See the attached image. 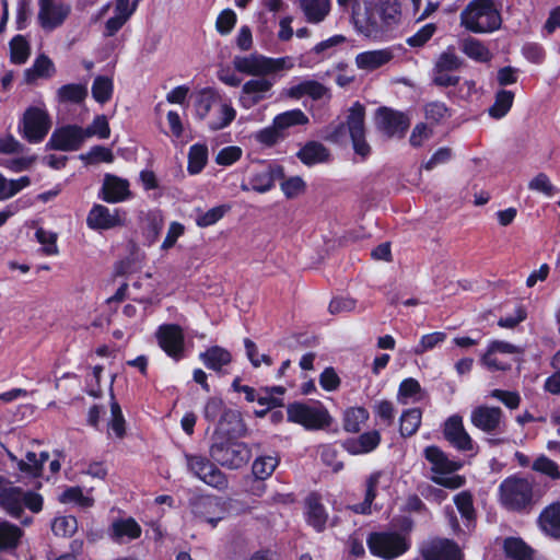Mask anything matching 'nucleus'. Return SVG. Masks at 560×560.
<instances>
[{
    "mask_svg": "<svg viewBox=\"0 0 560 560\" xmlns=\"http://www.w3.org/2000/svg\"><path fill=\"white\" fill-rule=\"evenodd\" d=\"M198 359L208 370L223 374V368L232 362L233 357L228 349L221 346H211L200 352Z\"/></svg>",
    "mask_w": 560,
    "mask_h": 560,
    "instance_id": "26",
    "label": "nucleus"
},
{
    "mask_svg": "<svg viewBox=\"0 0 560 560\" xmlns=\"http://www.w3.org/2000/svg\"><path fill=\"white\" fill-rule=\"evenodd\" d=\"M528 189L541 192L547 197H552L559 191V189L550 182L549 176L542 172L538 173L529 180Z\"/></svg>",
    "mask_w": 560,
    "mask_h": 560,
    "instance_id": "55",
    "label": "nucleus"
},
{
    "mask_svg": "<svg viewBox=\"0 0 560 560\" xmlns=\"http://www.w3.org/2000/svg\"><path fill=\"white\" fill-rule=\"evenodd\" d=\"M375 122L377 129L387 138L402 139L410 127L407 114L386 106L377 108Z\"/></svg>",
    "mask_w": 560,
    "mask_h": 560,
    "instance_id": "12",
    "label": "nucleus"
},
{
    "mask_svg": "<svg viewBox=\"0 0 560 560\" xmlns=\"http://www.w3.org/2000/svg\"><path fill=\"white\" fill-rule=\"evenodd\" d=\"M296 158L306 166H313L329 160L328 149L318 141H307L296 153Z\"/></svg>",
    "mask_w": 560,
    "mask_h": 560,
    "instance_id": "27",
    "label": "nucleus"
},
{
    "mask_svg": "<svg viewBox=\"0 0 560 560\" xmlns=\"http://www.w3.org/2000/svg\"><path fill=\"white\" fill-rule=\"evenodd\" d=\"M236 117V110L231 104L220 103L219 117L209 122V129L218 131L226 128Z\"/></svg>",
    "mask_w": 560,
    "mask_h": 560,
    "instance_id": "51",
    "label": "nucleus"
},
{
    "mask_svg": "<svg viewBox=\"0 0 560 560\" xmlns=\"http://www.w3.org/2000/svg\"><path fill=\"white\" fill-rule=\"evenodd\" d=\"M30 56V46L22 35H16L10 42V58L15 65L24 63Z\"/></svg>",
    "mask_w": 560,
    "mask_h": 560,
    "instance_id": "50",
    "label": "nucleus"
},
{
    "mask_svg": "<svg viewBox=\"0 0 560 560\" xmlns=\"http://www.w3.org/2000/svg\"><path fill=\"white\" fill-rule=\"evenodd\" d=\"M341 380L334 368H325L319 375V385L326 392H335L340 387Z\"/></svg>",
    "mask_w": 560,
    "mask_h": 560,
    "instance_id": "63",
    "label": "nucleus"
},
{
    "mask_svg": "<svg viewBox=\"0 0 560 560\" xmlns=\"http://www.w3.org/2000/svg\"><path fill=\"white\" fill-rule=\"evenodd\" d=\"M446 339V334L443 331H434L431 334L423 335L419 343L413 348L416 355H421L424 352L434 349L439 343H442Z\"/></svg>",
    "mask_w": 560,
    "mask_h": 560,
    "instance_id": "59",
    "label": "nucleus"
},
{
    "mask_svg": "<svg viewBox=\"0 0 560 560\" xmlns=\"http://www.w3.org/2000/svg\"><path fill=\"white\" fill-rule=\"evenodd\" d=\"M164 228V218L160 210L149 211L143 220L142 234L150 246L154 244Z\"/></svg>",
    "mask_w": 560,
    "mask_h": 560,
    "instance_id": "32",
    "label": "nucleus"
},
{
    "mask_svg": "<svg viewBox=\"0 0 560 560\" xmlns=\"http://www.w3.org/2000/svg\"><path fill=\"white\" fill-rule=\"evenodd\" d=\"M303 517L307 526L320 534L326 530L329 514L322 501V495L312 491L304 499Z\"/></svg>",
    "mask_w": 560,
    "mask_h": 560,
    "instance_id": "17",
    "label": "nucleus"
},
{
    "mask_svg": "<svg viewBox=\"0 0 560 560\" xmlns=\"http://www.w3.org/2000/svg\"><path fill=\"white\" fill-rule=\"evenodd\" d=\"M370 413L361 406L348 407L342 412V428L348 433H359L369 420Z\"/></svg>",
    "mask_w": 560,
    "mask_h": 560,
    "instance_id": "30",
    "label": "nucleus"
},
{
    "mask_svg": "<svg viewBox=\"0 0 560 560\" xmlns=\"http://www.w3.org/2000/svg\"><path fill=\"white\" fill-rule=\"evenodd\" d=\"M188 508L195 518L215 527L226 513V501L214 494L192 493L188 499Z\"/></svg>",
    "mask_w": 560,
    "mask_h": 560,
    "instance_id": "8",
    "label": "nucleus"
},
{
    "mask_svg": "<svg viewBox=\"0 0 560 560\" xmlns=\"http://www.w3.org/2000/svg\"><path fill=\"white\" fill-rule=\"evenodd\" d=\"M230 210L231 206L226 203L213 207L208 211L198 214L196 218V224L199 228L211 226L219 222Z\"/></svg>",
    "mask_w": 560,
    "mask_h": 560,
    "instance_id": "49",
    "label": "nucleus"
},
{
    "mask_svg": "<svg viewBox=\"0 0 560 560\" xmlns=\"http://www.w3.org/2000/svg\"><path fill=\"white\" fill-rule=\"evenodd\" d=\"M217 102H218V96L212 90L205 89V90L200 91L197 94L195 103H194L196 117L199 120H203L208 116V114L210 113V110L212 109L213 105Z\"/></svg>",
    "mask_w": 560,
    "mask_h": 560,
    "instance_id": "44",
    "label": "nucleus"
},
{
    "mask_svg": "<svg viewBox=\"0 0 560 560\" xmlns=\"http://www.w3.org/2000/svg\"><path fill=\"white\" fill-rule=\"evenodd\" d=\"M84 139L97 136L100 139H108L110 136V127L105 115H97L92 124L85 129L83 128Z\"/></svg>",
    "mask_w": 560,
    "mask_h": 560,
    "instance_id": "53",
    "label": "nucleus"
},
{
    "mask_svg": "<svg viewBox=\"0 0 560 560\" xmlns=\"http://www.w3.org/2000/svg\"><path fill=\"white\" fill-rule=\"evenodd\" d=\"M272 121L275 122V126L283 132L290 127L306 125L308 122V117L303 110L296 108L278 114Z\"/></svg>",
    "mask_w": 560,
    "mask_h": 560,
    "instance_id": "41",
    "label": "nucleus"
},
{
    "mask_svg": "<svg viewBox=\"0 0 560 560\" xmlns=\"http://www.w3.org/2000/svg\"><path fill=\"white\" fill-rule=\"evenodd\" d=\"M400 19L399 0H376L366 5L364 13L355 15V24L365 36L380 38L398 25Z\"/></svg>",
    "mask_w": 560,
    "mask_h": 560,
    "instance_id": "2",
    "label": "nucleus"
},
{
    "mask_svg": "<svg viewBox=\"0 0 560 560\" xmlns=\"http://www.w3.org/2000/svg\"><path fill=\"white\" fill-rule=\"evenodd\" d=\"M347 124L354 153L366 159L371 154V147L365 139V106L359 101L349 108Z\"/></svg>",
    "mask_w": 560,
    "mask_h": 560,
    "instance_id": "10",
    "label": "nucleus"
},
{
    "mask_svg": "<svg viewBox=\"0 0 560 560\" xmlns=\"http://www.w3.org/2000/svg\"><path fill=\"white\" fill-rule=\"evenodd\" d=\"M271 86L272 83L266 78L252 79L243 85V93L252 94L255 101H258L262 97L261 94L268 92Z\"/></svg>",
    "mask_w": 560,
    "mask_h": 560,
    "instance_id": "60",
    "label": "nucleus"
},
{
    "mask_svg": "<svg viewBox=\"0 0 560 560\" xmlns=\"http://www.w3.org/2000/svg\"><path fill=\"white\" fill-rule=\"evenodd\" d=\"M243 429L244 423L237 411L229 410L222 416L209 447V455L214 463L231 470L248 464L253 455L252 448L238 440Z\"/></svg>",
    "mask_w": 560,
    "mask_h": 560,
    "instance_id": "1",
    "label": "nucleus"
},
{
    "mask_svg": "<svg viewBox=\"0 0 560 560\" xmlns=\"http://www.w3.org/2000/svg\"><path fill=\"white\" fill-rule=\"evenodd\" d=\"M113 91L114 83L110 78L104 75L95 78L92 84V96L97 103H107L113 96Z\"/></svg>",
    "mask_w": 560,
    "mask_h": 560,
    "instance_id": "45",
    "label": "nucleus"
},
{
    "mask_svg": "<svg viewBox=\"0 0 560 560\" xmlns=\"http://www.w3.org/2000/svg\"><path fill=\"white\" fill-rule=\"evenodd\" d=\"M71 13V5L56 0H38L37 22L51 32L61 26Z\"/></svg>",
    "mask_w": 560,
    "mask_h": 560,
    "instance_id": "15",
    "label": "nucleus"
},
{
    "mask_svg": "<svg viewBox=\"0 0 560 560\" xmlns=\"http://www.w3.org/2000/svg\"><path fill=\"white\" fill-rule=\"evenodd\" d=\"M425 119L432 124H439L446 117H450V108L443 102L434 101L424 105Z\"/></svg>",
    "mask_w": 560,
    "mask_h": 560,
    "instance_id": "58",
    "label": "nucleus"
},
{
    "mask_svg": "<svg viewBox=\"0 0 560 560\" xmlns=\"http://www.w3.org/2000/svg\"><path fill=\"white\" fill-rule=\"evenodd\" d=\"M462 50L468 58L477 62H487L492 57L488 47L476 38L463 40Z\"/></svg>",
    "mask_w": 560,
    "mask_h": 560,
    "instance_id": "42",
    "label": "nucleus"
},
{
    "mask_svg": "<svg viewBox=\"0 0 560 560\" xmlns=\"http://www.w3.org/2000/svg\"><path fill=\"white\" fill-rule=\"evenodd\" d=\"M514 96L512 91L499 90L495 93L494 103L488 110L489 115L494 119H501L506 116L513 105Z\"/></svg>",
    "mask_w": 560,
    "mask_h": 560,
    "instance_id": "40",
    "label": "nucleus"
},
{
    "mask_svg": "<svg viewBox=\"0 0 560 560\" xmlns=\"http://www.w3.org/2000/svg\"><path fill=\"white\" fill-rule=\"evenodd\" d=\"M393 59V54L387 49L369 50L355 57V63L360 69L373 70L386 66Z\"/></svg>",
    "mask_w": 560,
    "mask_h": 560,
    "instance_id": "31",
    "label": "nucleus"
},
{
    "mask_svg": "<svg viewBox=\"0 0 560 560\" xmlns=\"http://www.w3.org/2000/svg\"><path fill=\"white\" fill-rule=\"evenodd\" d=\"M532 469L556 481L560 480V466L546 455H539L532 464Z\"/></svg>",
    "mask_w": 560,
    "mask_h": 560,
    "instance_id": "47",
    "label": "nucleus"
},
{
    "mask_svg": "<svg viewBox=\"0 0 560 560\" xmlns=\"http://www.w3.org/2000/svg\"><path fill=\"white\" fill-rule=\"evenodd\" d=\"M381 441V433L377 430H372L360 434L358 438L347 439L342 445L349 454L360 455L376 450Z\"/></svg>",
    "mask_w": 560,
    "mask_h": 560,
    "instance_id": "24",
    "label": "nucleus"
},
{
    "mask_svg": "<svg viewBox=\"0 0 560 560\" xmlns=\"http://www.w3.org/2000/svg\"><path fill=\"white\" fill-rule=\"evenodd\" d=\"M184 458L187 470L192 476L218 491H225L228 489V476L217 466V463L211 462V459L205 455L190 454L187 452L184 453Z\"/></svg>",
    "mask_w": 560,
    "mask_h": 560,
    "instance_id": "7",
    "label": "nucleus"
},
{
    "mask_svg": "<svg viewBox=\"0 0 560 560\" xmlns=\"http://www.w3.org/2000/svg\"><path fill=\"white\" fill-rule=\"evenodd\" d=\"M371 555L384 560H393L410 548L409 540L398 532H371L366 538Z\"/></svg>",
    "mask_w": 560,
    "mask_h": 560,
    "instance_id": "6",
    "label": "nucleus"
},
{
    "mask_svg": "<svg viewBox=\"0 0 560 560\" xmlns=\"http://www.w3.org/2000/svg\"><path fill=\"white\" fill-rule=\"evenodd\" d=\"M501 23L500 12L492 0H474L460 13V24L476 34L494 32Z\"/></svg>",
    "mask_w": 560,
    "mask_h": 560,
    "instance_id": "4",
    "label": "nucleus"
},
{
    "mask_svg": "<svg viewBox=\"0 0 560 560\" xmlns=\"http://www.w3.org/2000/svg\"><path fill=\"white\" fill-rule=\"evenodd\" d=\"M287 416L289 422L300 424L308 431L324 430L332 423V417L320 402L318 406L300 401L291 402L287 407Z\"/></svg>",
    "mask_w": 560,
    "mask_h": 560,
    "instance_id": "5",
    "label": "nucleus"
},
{
    "mask_svg": "<svg viewBox=\"0 0 560 560\" xmlns=\"http://www.w3.org/2000/svg\"><path fill=\"white\" fill-rule=\"evenodd\" d=\"M499 501L509 512L529 514L542 498L534 488V481L520 475L503 479L498 488Z\"/></svg>",
    "mask_w": 560,
    "mask_h": 560,
    "instance_id": "3",
    "label": "nucleus"
},
{
    "mask_svg": "<svg viewBox=\"0 0 560 560\" xmlns=\"http://www.w3.org/2000/svg\"><path fill=\"white\" fill-rule=\"evenodd\" d=\"M230 409L225 408L224 401L219 397H210L203 408V418L208 422H218L222 416Z\"/></svg>",
    "mask_w": 560,
    "mask_h": 560,
    "instance_id": "56",
    "label": "nucleus"
},
{
    "mask_svg": "<svg viewBox=\"0 0 560 560\" xmlns=\"http://www.w3.org/2000/svg\"><path fill=\"white\" fill-rule=\"evenodd\" d=\"M443 435L458 451L469 452L474 450V441L465 430L463 418L459 415H453L446 419Z\"/></svg>",
    "mask_w": 560,
    "mask_h": 560,
    "instance_id": "19",
    "label": "nucleus"
},
{
    "mask_svg": "<svg viewBox=\"0 0 560 560\" xmlns=\"http://www.w3.org/2000/svg\"><path fill=\"white\" fill-rule=\"evenodd\" d=\"M420 560H465L459 545L450 538L433 537L419 548Z\"/></svg>",
    "mask_w": 560,
    "mask_h": 560,
    "instance_id": "11",
    "label": "nucleus"
},
{
    "mask_svg": "<svg viewBox=\"0 0 560 560\" xmlns=\"http://www.w3.org/2000/svg\"><path fill=\"white\" fill-rule=\"evenodd\" d=\"M281 190L288 199H292L305 189L304 180L299 176L281 179Z\"/></svg>",
    "mask_w": 560,
    "mask_h": 560,
    "instance_id": "64",
    "label": "nucleus"
},
{
    "mask_svg": "<svg viewBox=\"0 0 560 560\" xmlns=\"http://www.w3.org/2000/svg\"><path fill=\"white\" fill-rule=\"evenodd\" d=\"M159 347L167 357L178 362L185 357V335L178 324H162L155 331Z\"/></svg>",
    "mask_w": 560,
    "mask_h": 560,
    "instance_id": "13",
    "label": "nucleus"
},
{
    "mask_svg": "<svg viewBox=\"0 0 560 560\" xmlns=\"http://www.w3.org/2000/svg\"><path fill=\"white\" fill-rule=\"evenodd\" d=\"M300 8L307 22L319 23L330 11V0H300Z\"/></svg>",
    "mask_w": 560,
    "mask_h": 560,
    "instance_id": "33",
    "label": "nucleus"
},
{
    "mask_svg": "<svg viewBox=\"0 0 560 560\" xmlns=\"http://www.w3.org/2000/svg\"><path fill=\"white\" fill-rule=\"evenodd\" d=\"M285 177L284 167L280 164H269L264 171L255 173L249 184L252 189L257 192H267L275 187L277 180Z\"/></svg>",
    "mask_w": 560,
    "mask_h": 560,
    "instance_id": "25",
    "label": "nucleus"
},
{
    "mask_svg": "<svg viewBox=\"0 0 560 560\" xmlns=\"http://www.w3.org/2000/svg\"><path fill=\"white\" fill-rule=\"evenodd\" d=\"M51 530L56 536L71 537L78 530V520L73 515L55 517Z\"/></svg>",
    "mask_w": 560,
    "mask_h": 560,
    "instance_id": "48",
    "label": "nucleus"
},
{
    "mask_svg": "<svg viewBox=\"0 0 560 560\" xmlns=\"http://www.w3.org/2000/svg\"><path fill=\"white\" fill-rule=\"evenodd\" d=\"M463 67V59L454 47H448L436 59L435 70H456Z\"/></svg>",
    "mask_w": 560,
    "mask_h": 560,
    "instance_id": "57",
    "label": "nucleus"
},
{
    "mask_svg": "<svg viewBox=\"0 0 560 560\" xmlns=\"http://www.w3.org/2000/svg\"><path fill=\"white\" fill-rule=\"evenodd\" d=\"M285 137L284 132H281L272 121V125L266 128L258 130L254 138L260 144L271 148L276 145L280 140H283Z\"/></svg>",
    "mask_w": 560,
    "mask_h": 560,
    "instance_id": "54",
    "label": "nucleus"
},
{
    "mask_svg": "<svg viewBox=\"0 0 560 560\" xmlns=\"http://www.w3.org/2000/svg\"><path fill=\"white\" fill-rule=\"evenodd\" d=\"M422 411L420 408L404 410L400 416L399 432L401 436L409 438L417 433L421 425Z\"/></svg>",
    "mask_w": 560,
    "mask_h": 560,
    "instance_id": "39",
    "label": "nucleus"
},
{
    "mask_svg": "<svg viewBox=\"0 0 560 560\" xmlns=\"http://www.w3.org/2000/svg\"><path fill=\"white\" fill-rule=\"evenodd\" d=\"M18 470L25 478L37 479L43 476L37 454L33 451H27L25 458H22L21 462L18 463Z\"/></svg>",
    "mask_w": 560,
    "mask_h": 560,
    "instance_id": "46",
    "label": "nucleus"
},
{
    "mask_svg": "<svg viewBox=\"0 0 560 560\" xmlns=\"http://www.w3.org/2000/svg\"><path fill=\"white\" fill-rule=\"evenodd\" d=\"M382 471H373L365 480V493L364 500L360 503L352 505V511L357 514L368 515L371 514L372 503L377 495V488L380 485V479L382 477Z\"/></svg>",
    "mask_w": 560,
    "mask_h": 560,
    "instance_id": "28",
    "label": "nucleus"
},
{
    "mask_svg": "<svg viewBox=\"0 0 560 560\" xmlns=\"http://www.w3.org/2000/svg\"><path fill=\"white\" fill-rule=\"evenodd\" d=\"M537 525L546 536L560 540V501H555L541 510Z\"/></svg>",
    "mask_w": 560,
    "mask_h": 560,
    "instance_id": "22",
    "label": "nucleus"
},
{
    "mask_svg": "<svg viewBox=\"0 0 560 560\" xmlns=\"http://www.w3.org/2000/svg\"><path fill=\"white\" fill-rule=\"evenodd\" d=\"M472 425L488 434H500L505 431L504 413L500 407L480 405L470 413Z\"/></svg>",
    "mask_w": 560,
    "mask_h": 560,
    "instance_id": "14",
    "label": "nucleus"
},
{
    "mask_svg": "<svg viewBox=\"0 0 560 560\" xmlns=\"http://www.w3.org/2000/svg\"><path fill=\"white\" fill-rule=\"evenodd\" d=\"M110 530L112 538L116 541H119L124 537H127L129 540H135L138 539L142 533L141 526L132 517L115 521L110 526Z\"/></svg>",
    "mask_w": 560,
    "mask_h": 560,
    "instance_id": "34",
    "label": "nucleus"
},
{
    "mask_svg": "<svg viewBox=\"0 0 560 560\" xmlns=\"http://www.w3.org/2000/svg\"><path fill=\"white\" fill-rule=\"evenodd\" d=\"M127 179L114 174H105L98 198L107 203H117L127 200L131 191Z\"/></svg>",
    "mask_w": 560,
    "mask_h": 560,
    "instance_id": "20",
    "label": "nucleus"
},
{
    "mask_svg": "<svg viewBox=\"0 0 560 560\" xmlns=\"http://www.w3.org/2000/svg\"><path fill=\"white\" fill-rule=\"evenodd\" d=\"M424 457L432 465L431 470L438 475L453 474L463 467L460 462L450 459L436 445L427 446Z\"/></svg>",
    "mask_w": 560,
    "mask_h": 560,
    "instance_id": "23",
    "label": "nucleus"
},
{
    "mask_svg": "<svg viewBox=\"0 0 560 560\" xmlns=\"http://www.w3.org/2000/svg\"><path fill=\"white\" fill-rule=\"evenodd\" d=\"M280 464V456L277 452L272 455H260L252 465V474L259 479H268Z\"/></svg>",
    "mask_w": 560,
    "mask_h": 560,
    "instance_id": "36",
    "label": "nucleus"
},
{
    "mask_svg": "<svg viewBox=\"0 0 560 560\" xmlns=\"http://www.w3.org/2000/svg\"><path fill=\"white\" fill-rule=\"evenodd\" d=\"M51 128V119L45 108L30 106L23 114L19 130L30 143H40Z\"/></svg>",
    "mask_w": 560,
    "mask_h": 560,
    "instance_id": "9",
    "label": "nucleus"
},
{
    "mask_svg": "<svg viewBox=\"0 0 560 560\" xmlns=\"http://www.w3.org/2000/svg\"><path fill=\"white\" fill-rule=\"evenodd\" d=\"M84 140L82 127L78 125H66L58 127L52 131L45 149L65 152L77 151L80 149Z\"/></svg>",
    "mask_w": 560,
    "mask_h": 560,
    "instance_id": "16",
    "label": "nucleus"
},
{
    "mask_svg": "<svg viewBox=\"0 0 560 560\" xmlns=\"http://www.w3.org/2000/svg\"><path fill=\"white\" fill-rule=\"evenodd\" d=\"M21 527L5 520H0V552L15 550L23 537Z\"/></svg>",
    "mask_w": 560,
    "mask_h": 560,
    "instance_id": "29",
    "label": "nucleus"
},
{
    "mask_svg": "<svg viewBox=\"0 0 560 560\" xmlns=\"http://www.w3.org/2000/svg\"><path fill=\"white\" fill-rule=\"evenodd\" d=\"M120 209L110 212L106 206L95 203L88 213L86 225L94 231H107L124 226L125 218L120 215Z\"/></svg>",
    "mask_w": 560,
    "mask_h": 560,
    "instance_id": "18",
    "label": "nucleus"
},
{
    "mask_svg": "<svg viewBox=\"0 0 560 560\" xmlns=\"http://www.w3.org/2000/svg\"><path fill=\"white\" fill-rule=\"evenodd\" d=\"M8 480L0 476V508L13 518L20 520L23 515L22 495L23 488L7 486Z\"/></svg>",
    "mask_w": 560,
    "mask_h": 560,
    "instance_id": "21",
    "label": "nucleus"
},
{
    "mask_svg": "<svg viewBox=\"0 0 560 560\" xmlns=\"http://www.w3.org/2000/svg\"><path fill=\"white\" fill-rule=\"evenodd\" d=\"M88 96V88L82 83H68L57 90L58 101L61 103L80 104Z\"/></svg>",
    "mask_w": 560,
    "mask_h": 560,
    "instance_id": "37",
    "label": "nucleus"
},
{
    "mask_svg": "<svg viewBox=\"0 0 560 560\" xmlns=\"http://www.w3.org/2000/svg\"><path fill=\"white\" fill-rule=\"evenodd\" d=\"M376 418L381 419L386 425H390L395 419V408L390 400L383 399L377 401L373 407Z\"/></svg>",
    "mask_w": 560,
    "mask_h": 560,
    "instance_id": "62",
    "label": "nucleus"
},
{
    "mask_svg": "<svg viewBox=\"0 0 560 560\" xmlns=\"http://www.w3.org/2000/svg\"><path fill=\"white\" fill-rule=\"evenodd\" d=\"M80 159L85 164H96L100 162L112 163L114 161L113 151L103 145H94L89 152L81 154Z\"/></svg>",
    "mask_w": 560,
    "mask_h": 560,
    "instance_id": "52",
    "label": "nucleus"
},
{
    "mask_svg": "<svg viewBox=\"0 0 560 560\" xmlns=\"http://www.w3.org/2000/svg\"><path fill=\"white\" fill-rule=\"evenodd\" d=\"M208 148L202 143H195L189 148L187 171L190 175L199 174L207 165Z\"/></svg>",
    "mask_w": 560,
    "mask_h": 560,
    "instance_id": "38",
    "label": "nucleus"
},
{
    "mask_svg": "<svg viewBox=\"0 0 560 560\" xmlns=\"http://www.w3.org/2000/svg\"><path fill=\"white\" fill-rule=\"evenodd\" d=\"M243 151L237 145H229L219 151L215 163L221 166H230L242 158Z\"/></svg>",
    "mask_w": 560,
    "mask_h": 560,
    "instance_id": "61",
    "label": "nucleus"
},
{
    "mask_svg": "<svg viewBox=\"0 0 560 560\" xmlns=\"http://www.w3.org/2000/svg\"><path fill=\"white\" fill-rule=\"evenodd\" d=\"M454 504L456 505L460 516L465 520L466 526L476 521V510L474 508L472 494L465 490L454 497Z\"/></svg>",
    "mask_w": 560,
    "mask_h": 560,
    "instance_id": "43",
    "label": "nucleus"
},
{
    "mask_svg": "<svg viewBox=\"0 0 560 560\" xmlns=\"http://www.w3.org/2000/svg\"><path fill=\"white\" fill-rule=\"evenodd\" d=\"M503 551L512 560H533V549L520 537H508L503 541Z\"/></svg>",
    "mask_w": 560,
    "mask_h": 560,
    "instance_id": "35",
    "label": "nucleus"
}]
</instances>
